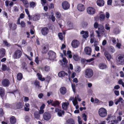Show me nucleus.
Masks as SVG:
<instances>
[{
	"label": "nucleus",
	"instance_id": "f257e3e1",
	"mask_svg": "<svg viewBox=\"0 0 124 124\" xmlns=\"http://www.w3.org/2000/svg\"><path fill=\"white\" fill-rule=\"evenodd\" d=\"M77 99L79 101H80L81 100L78 95H77V96L75 97V98L73 97H71L70 98V99L69 100L70 101H72V102L73 105L75 106L76 109H78L79 108Z\"/></svg>",
	"mask_w": 124,
	"mask_h": 124
},
{
	"label": "nucleus",
	"instance_id": "f03ea898",
	"mask_svg": "<svg viewBox=\"0 0 124 124\" xmlns=\"http://www.w3.org/2000/svg\"><path fill=\"white\" fill-rule=\"evenodd\" d=\"M98 31H96V32L97 34V36L98 37L101 36V34H103L104 32L105 29L103 25L100 24L98 27Z\"/></svg>",
	"mask_w": 124,
	"mask_h": 124
},
{
	"label": "nucleus",
	"instance_id": "7ed1b4c3",
	"mask_svg": "<svg viewBox=\"0 0 124 124\" xmlns=\"http://www.w3.org/2000/svg\"><path fill=\"white\" fill-rule=\"evenodd\" d=\"M93 74V70L90 69H87L85 71V77L87 78H90L92 77Z\"/></svg>",
	"mask_w": 124,
	"mask_h": 124
},
{
	"label": "nucleus",
	"instance_id": "20e7f679",
	"mask_svg": "<svg viewBox=\"0 0 124 124\" xmlns=\"http://www.w3.org/2000/svg\"><path fill=\"white\" fill-rule=\"evenodd\" d=\"M98 112L99 115L101 117H104L107 115V111L106 109L104 108H100Z\"/></svg>",
	"mask_w": 124,
	"mask_h": 124
},
{
	"label": "nucleus",
	"instance_id": "39448f33",
	"mask_svg": "<svg viewBox=\"0 0 124 124\" xmlns=\"http://www.w3.org/2000/svg\"><path fill=\"white\" fill-rule=\"evenodd\" d=\"M22 55V52L21 51L18 50L14 52L13 57L14 59H19L21 56Z\"/></svg>",
	"mask_w": 124,
	"mask_h": 124
},
{
	"label": "nucleus",
	"instance_id": "423d86ee",
	"mask_svg": "<svg viewBox=\"0 0 124 124\" xmlns=\"http://www.w3.org/2000/svg\"><path fill=\"white\" fill-rule=\"evenodd\" d=\"M48 55L49 56V58L50 60L54 59L56 57V53L52 51L49 52Z\"/></svg>",
	"mask_w": 124,
	"mask_h": 124
},
{
	"label": "nucleus",
	"instance_id": "0eeeda50",
	"mask_svg": "<svg viewBox=\"0 0 124 124\" xmlns=\"http://www.w3.org/2000/svg\"><path fill=\"white\" fill-rule=\"evenodd\" d=\"M87 12L89 14L92 15L95 13V10L94 8L92 7H89L87 8Z\"/></svg>",
	"mask_w": 124,
	"mask_h": 124
},
{
	"label": "nucleus",
	"instance_id": "6e6552de",
	"mask_svg": "<svg viewBox=\"0 0 124 124\" xmlns=\"http://www.w3.org/2000/svg\"><path fill=\"white\" fill-rule=\"evenodd\" d=\"M44 119L45 120L47 121L50 119L51 117L50 114L48 112H45L43 115Z\"/></svg>",
	"mask_w": 124,
	"mask_h": 124
},
{
	"label": "nucleus",
	"instance_id": "1a4fd4ad",
	"mask_svg": "<svg viewBox=\"0 0 124 124\" xmlns=\"http://www.w3.org/2000/svg\"><path fill=\"white\" fill-rule=\"evenodd\" d=\"M118 62L120 64L123 65L124 64V55H121L118 58Z\"/></svg>",
	"mask_w": 124,
	"mask_h": 124
},
{
	"label": "nucleus",
	"instance_id": "9d476101",
	"mask_svg": "<svg viewBox=\"0 0 124 124\" xmlns=\"http://www.w3.org/2000/svg\"><path fill=\"white\" fill-rule=\"evenodd\" d=\"M62 6L63 9L67 10L69 8L70 5L67 1H64L62 3Z\"/></svg>",
	"mask_w": 124,
	"mask_h": 124
},
{
	"label": "nucleus",
	"instance_id": "9b49d317",
	"mask_svg": "<svg viewBox=\"0 0 124 124\" xmlns=\"http://www.w3.org/2000/svg\"><path fill=\"white\" fill-rule=\"evenodd\" d=\"M10 84L9 80L7 79H3L2 82V85L5 87L8 86Z\"/></svg>",
	"mask_w": 124,
	"mask_h": 124
},
{
	"label": "nucleus",
	"instance_id": "f8f14e48",
	"mask_svg": "<svg viewBox=\"0 0 124 124\" xmlns=\"http://www.w3.org/2000/svg\"><path fill=\"white\" fill-rule=\"evenodd\" d=\"M84 52L86 54L90 55L91 54V53L92 52V50L90 47L87 46L85 47L84 49Z\"/></svg>",
	"mask_w": 124,
	"mask_h": 124
},
{
	"label": "nucleus",
	"instance_id": "ddd939ff",
	"mask_svg": "<svg viewBox=\"0 0 124 124\" xmlns=\"http://www.w3.org/2000/svg\"><path fill=\"white\" fill-rule=\"evenodd\" d=\"M79 44L78 41L77 40H74L72 42L71 45L73 47L76 48L78 46Z\"/></svg>",
	"mask_w": 124,
	"mask_h": 124
},
{
	"label": "nucleus",
	"instance_id": "4468645a",
	"mask_svg": "<svg viewBox=\"0 0 124 124\" xmlns=\"http://www.w3.org/2000/svg\"><path fill=\"white\" fill-rule=\"evenodd\" d=\"M55 111L56 112H57L58 115L60 116H62V115H64V112L63 110H61L60 109L58 108H56L55 109Z\"/></svg>",
	"mask_w": 124,
	"mask_h": 124
},
{
	"label": "nucleus",
	"instance_id": "2eb2a0df",
	"mask_svg": "<svg viewBox=\"0 0 124 124\" xmlns=\"http://www.w3.org/2000/svg\"><path fill=\"white\" fill-rule=\"evenodd\" d=\"M60 92L62 95H65L66 93L67 89L64 87H61L60 89Z\"/></svg>",
	"mask_w": 124,
	"mask_h": 124
},
{
	"label": "nucleus",
	"instance_id": "dca6fc26",
	"mask_svg": "<svg viewBox=\"0 0 124 124\" xmlns=\"http://www.w3.org/2000/svg\"><path fill=\"white\" fill-rule=\"evenodd\" d=\"M77 8L78 10L80 11H83L85 9L84 5L82 4H78Z\"/></svg>",
	"mask_w": 124,
	"mask_h": 124
},
{
	"label": "nucleus",
	"instance_id": "f3484780",
	"mask_svg": "<svg viewBox=\"0 0 124 124\" xmlns=\"http://www.w3.org/2000/svg\"><path fill=\"white\" fill-rule=\"evenodd\" d=\"M69 104V103L68 102L63 103L62 105V108L65 110H67Z\"/></svg>",
	"mask_w": 124,
	"mask_h": 124
},
{
	"label": "nucleus",
	"instance_id": "a211bd4d",
	"mask_svg": "<svg viewBox=\"0 0 124 124\" xmlns=\"http://www.w3.org/2000/svg\"><path fill=\"white\" fill-rule=\"evenodd\" d=\"M6 53V51L5 49L2 48L0 49V58L3 57Z\"/></svg>",
	"mask_w": 124,
	"mask_h": 124
},
{
	"label": "nucleus",
	"instance_id": "6ab92c4d",
	"mask_svg": "<svg viewBox=\"0 0 124 124\" xmlns=\"http://www.w3.org/2000/svg\"><path fill=\"white\" fill-rule=\"evenodd\" d=\"M48 29L47 27L43 28L41 30L42 33L43 35H46L48 32Z\"/></svg>",
	"mask_w": 124,
	"mask_h": 124
},
{
	"label": "nucleus",
	"instance_id": "aec40b11",
	"mask_svg": "<svg viewBox=\"0 0 124 124\" xmlns=\"http://www.w3.org/2000/svg\"><path fill=\"white\" fill-rule=\"evenodd\" d=\"M68 75L67 73H66L64 71H61L59 72L58 74V76L60 77H63L65 75L67 76Z\"/></svg>",
	"mask_w": 124,
	"mask_h": 124
},
{
	"label": "nucleus",
	"instance_id": "412c9836",
	"mask_svg": "<svg viewBox=\"0 0 124 124\" xmlns=\"http://www.w3.org/2000/svg\"><path fill=\"white\" fill-rule=\"evenodd\" d=\"M97 3L98 5L101 7L104 5L105 2L103 0H98L97 1Z\"/></svg>",
	"mask_w": 124,
	"mask_h": 124
},
{
	"label": "nucleus",
	"instance_id": "4be33fe9",
	"mask_svg": "<svg viewBox=\"0 0 124 124\" xmlns=\"http://www.w3.org/2000/svg\"><path fill=\"white\" fill-rule=\"evenodd\" d=\"M104 54L108 60L110 61L111 58V55L107 51H105Z\"/></svg>",
	"mask_w": 124,
	"mask_h": 124
},
{
	"label": "nucleus",
	"instance_id": "5701e85b",
	"mask_svg": "<svg viewBox=\"0 0 124 124\" xmlns=\"http://www.w3.org/2000/svg\"><path fill=\"white\" fill-rule=\"evenodd\" d=\"M65 124H75V122L73 119L70 118L67 120Z\"/></svg>",
	"mask_w": 124,
	"mask_h": 124
},
{
	"label": "nucleus",
	"instance_id": "b1692460",
	"mask_svg": "<svg viewBox=\"0 0 124 124\" xmlns=\"http://www.w3.org/2000/svg\"><path fill=\"white\" fill-rule=\"evenodd\" d=\"M81 34H83L82 36L84 38H86L88 36V31H82L81 32Z\"/></svg>",
	"mask_w": 124,
	"mask_h": 124
},
{
	"label": "nucleus",
	"instance_id": "393cba45",
	"mask_svg": "<svg viewBox=\"0 0 124 124\" xmlns=\"http://www.w3.org/2000/svg\"><path fill=\"white\" fill-rule=\"evenodd\" d=\"M99 67L100 69L102 70L105 69L107 67V65L106 64L102 63L100 64Z\"/></svg>",
	"mask_w": 124,
	"mask_h": 124
},
{
	"label": "nucleus",
	"instance_id": "a878e982",
	"mask_svg": "<svg viewBox=\"0 0 124 124\" xmlns=\"http://www.w3.org/2000/svg\"><path fill=\"white\" fill-rule=\"evenodd\" d=\"M115 116H111V115H108L106 119L107 121L108 120H111V122H112L113 121H112L111 119L113 118L114 119L113 122H114L115 121V120L114 119H115Z\"/></svg>",
	"mask_w": 124,
	"mask_h": 124
},
{
	"label": "nucleus",
	"instance_id": "bb28decb",
	"mask_svg": "<svg viewBox=\"0 0 124 124\" xmlns=\"http://www.w3.org/2000/svg\"><path fill=\"white\" fill-rule=\"evenodd\" d=\"M10 121L11 124H14L16 122V120L14 116H12L10 118Z\"/></svg>",
	"mask_w": 124,
	"mask_h": 124
},
{
	"label": "nucleus",
	"instance_id": "cd10ccee",
	"mask_svg": "<svg viewBox=\"0 0 124 124\" xmlns=\"http://www.w3.org/2000/svg\"><path fill=\"white\" fill-rule=\"evenodd\" d=\"M40 18L39 15L37 14L35 15L33 18V20L34 21H37L39 20Z\"/></svg>",
	"mask_w": 124,
	"mask_h": 124
},
{
	"label": "nucleus",
	"instance_id": "c85d7f7f",
	"mask_svg": "<svg viewBox=\"0 0 124 124\" xmlns=\"http://www.w3.org/2000/svg\"><path fill=\"white\" fill-rule=\"evenodd\" d=\"M9 26L10 28L13 30H14L16 28L17 25L15 24H10L9 25Z\"/></svg>",
	"mask_w": 124,
	"mask_h": 124
},
{
	"label": "nucleus",
	"instance_id": "c756f323",
	"mask_svg": "<svg viewBox=\"0 0 124 124\" xmlns=\"http://www.w3.org/2000/svg\"><path fill=\"white\" fill-rule=\"evenodd\" d=\"M30 104L28 103H26L25 104L24 110L25 111H28L29 110Z\"/></svg>",
	"mask_w": 124,
	"mask_h": 124
},
{
	"label": "nucleus",
	"instance_id": "7c9ffc66",
	"mask_svg": "<svg viewBox=\"0 0 124 124\" xmlns=\"http://www.w3.org/2000/svg\"><path fill=\"white\" fill-rule=\"evenodd\" d=\"M21 1H22L24 4L25 7L26 8H28V7L29 3L28 2L27 0H20Z\"/></svg>",
	"mask_w": 124,
	"mask_h": 124
},
{
	"label": "nucleus",
	"instance_id": "2f4dec72",
	"mask_svg": "<svg viewBox=\"0 0 124 124\" xmlns=\"http://www.w3.org/2000/svg\"><path fill=\"white\" fill-rule=\"evenodd\" d=\"M60 103L58 101H53L52 103V105L55 107L59 106Z\"/></svg>",
	"mask_w": 124,
	"mask_h": 124
},
{
	"label": "nucleus",
	"instance_id": "473e14b6",
	"mask_svg": "<svg viewBox=\"0 0 124 124\" xmlns=\"http://www.w3.org/2000/svg\"><path fill=\"white\" fill-rule=\"evenodd\" d=\"M37 75L38 76V78L39 80L42 81H44L45 80V79L44 78H42V76L41 74L39 73H37Z\"/></svg>",
	"mask_w": 124,
	"mask_h": 124
},
{
	"label": "nucleus",
	"instance_id": "72a5a7b5",
	"mask_svg": "<svg viewBox=\"0 0 124 124\" xmlns=\"http://www.w3.org/2000/svg\"><path fill=\"white\" fill-rule=\"evenodd\" d=\"M5 94L4 90V89L2 88H0V95L1 97H3Z\"/></svg>",
	"mask_w": 124,
	"mask_h": 124
},
{
	"label": "nucleus",
	"instance_id": "f704fd0d",
	"mask_svg": "<svg viewBox=\"0 0 124 124\" xmlns=\"http://www.w3.org/2000/svg\"><path fill=\"white\" fill-rule=\"evenodd\" d=\"M74 59L75 61H78L79 60L80 57L77 54H74L73 56Z\"/></svg>",
	"mask_w": 124,
	"mask_h": 124
},
{
	"label": "nucleus",
	"instance_id": "c9c22d12",
	"mask_svg": "<svg viewBox=\"0 0 124 124\" xmlns=\"http://www.w3.org/2000/svg\"><path fill=\"white\" fill-rule=\"evenodd\" d=\"M17 79L19 80H20L23 78V75L21 73H19L17 74Z\"/></svg>",
	"mask_w": 124,
	"mask_h": 124
},
{
	"label": "nucleus",
	"instance_id": "e433bc0d",
	"mask_svg": "<svg viewBox=\"0 0 124 124\" xmlns=\"http://www.w3.org/2000/svg\"><path fill=\"white\" fill-rule=\"evenodd\" d=\"M34 84L37 87L39 88H40L41 87V86L40 85L38 81H35L34 82Z\"/></svg>",
	"mask_w": 124,
	"mask_h": 124
},
{
	"label": "nucleus",
	"instance_id": "4c0bfd02",
	"mask_svg": "<svg viewBox=\"0 0 124 124\" xmlns=\"http://www.w3.org/2000/svg\"><path fill=\"white\" fill-rule=\"evenodd\" d=\"M30 5L31 7L34 8L36 5V2L33 1H31L30 2Z\"/></svg>",
	"mask_w": 124,
	"mask_h": 124
},
{
	"label": "nucleus",
	"instance_id": "58836bf2",
	"mask_svg": "<svg viewBox=\"0 0 124 124\" xmlns=\"http://www.w3.org/2000/svg\"><path fill=\"white\" fill-rule=\"evenodd\" d=\"M35 118L36 119H39L40 117V115L38 111H35L34 114Z\"/></svg>",
	"mask_w": 124,
	"mask_h": 124
},
{
	"label": "nucleus",
	"instance_id": "ea45409f",
	"mask_svg": "<svg viewBox=\"0 0 124 124\" xmlns=\"http://www.w3.org/2000/svg\"><path fill=\"white\" fill-rule=\"evenodd\" d=\"M16 106L17 108L20 109L21 108L23 107V105L22 103L19 102L18 103L16 104Z\"/></svg>",
	"mask_w": 124,
	"mask_h": 124
},
{
	"label": "nucleus",
	"instance_id": "a19ab883",
	"mask_svg": "<svg viewBox=\"0 0 124 124\" xmlns=\"http://www.w3.org/2000/svg\"><path fill=\"white\" fill-rule=\"evenodd\" d=\"M81 69L79 66H77L75 69V71L78 73L79 72L81 71Z\"/></svg>",
	"mask_w": 124,
	"mask_h": 124
},
{
	"label": "nucleus",
	"instance_id": "79ce46f5",
	"mask_svg": "<svg viewBox=\"0 0 124 124\" xmlns=\"http://www.w3.org/2000/svg\"><path fill=\"white\" fill-rule=\"evenodd\" d=\"M41 70H44L46 71L47 72L49 70L50 68L49 66H45L44 68H42Z\"/></svg>",
	"mask_w": 124,
	"mask_h": 124
},
{
	"label": "nucleus",
	"instance_id": "37998d69",
	"mask_svg": "<svg viewBox=\"0 0 124 124\" xmlns=\"http://www.w3.org/2000/svg\"><path fill=\"white\" fill-rule=\"evenodd\" d=\"M61 57L62 58V61L63 62H64V64H65V63H67L68 62V61L66 60V58L63 57V55L62 54H61Z\"/></svg>",
	"mask_w": 124,
	"mask_h": 124
},
{
	"label": "nucleus",
	"instance_id": "c03bdc74",
	"mask_svg": "<svg viewBox=\"0 0 124 124\" xmlns=\"http://www.w3.org/2000/svg\"><path fill=\"white\" fill-rule=\"evenodd\" d=\"M109 51L110 52L113 53L115 52V49L112 46H110L109 48Z\"/></svg>",
	"mask_w": 124,
	"mask_h": 124
},
{
	"label": "nucleus",
	"instance_id": "a18cd8bd",
	"mask_svg": "<svg viewBox=\"0 0 124 124\" xmlns=\"http://www.w3.org/2000/svg\"><path fill=\"white\" fill-rule=\"evenodd\" d=\"M105 16L104 14H101L100 16V19L101 21H103L104 20Z\"/></svg>",
	"mask_w": 124,
	"mask_h": 124
},
{
	"label": "nucleus",
	"instance_id": "49530a36",
	"mask_svg": "<svg viewBox=\"0 0 124 124\" xmlns=\"http://www.w3.org/2000/svg\"><path fill=\"white\" fill-rule=\"evenodd\" d=\"M71 52L70 51H68L67 52V54L68 56V57L70 58H71L72 57V55L71 54Z\"/></svg>",
	"mask_w": 124,
	"mask_h": 124
},
{
	"label": "nucleus",
	"instance_id": "de8ad7c7",
	"mask_svg": "<svg viewBox=\"0 0 124 124\" xmlns=\"http://www.w3.org/2000/svg\"><path fill=\"white\" fill-rule=\"evenodd\" d=\"M120 32V31L117 28H116L114 29V32L116 34H118Z\"/></svg>",
	"mask_w": 124,
	"mask_h": 124
},
{
	"label": "nucleus",
	"instance_id": "09e8293b",
	"mask_svg": "<svg viewBox=\"0 0 124 124\" xmlns=\"http://www.w3.org/2000/svg\"><path fill=\"white\" fill-rule=\"evenodd\" d=\"M56 18L57 19H59L61 17V14L59 12H57L56 13Z\"/></svg>",
	"mask_w": 124,
	"mask_h": 124
},
{
	"label": "nucleus",
	"instance_id": "8fccbe9b",
	"mask_svg": "<svg viewBox=\"0 0 124 124\" xmlns=\"http://www.w3.org/2000/svg\"><path fill=\"white\" fill-rule=\"evenodd\" d=\"M123 99L121 98V97H119V99L117 101H116L115 103V104L116 105H117L118 103L120 101H122L123 100Z\"/></svg>",
	"mask_w": 124,
	"mask_h": 124
},
{
	"label": "nucleus",
	"instance_id": "3c124183",
	"mask_svg": "<svg viewBox=\"0 0 124 124\" xmlns=\"http://www.w3.org/2000/svg\"><path fill=\"white\" fill-rule=\"evenodd\" d=\"M58 36L60 39L61 40H62L63 37L62 36V34L61 33H59L58 34Z\"/></svg>",
	"mask_w": 124,
	"mask_h": 124
},
{
	"label": "nucleus",
	"instance_id": "603ef678",
	"mask_svg": "<svg viewBox=\"0 0 124 124\" xmlns=\"http://www.w3.org/2000/svg\"><path fill=\"white\" fill-rule=\"evenodd\" d=\"M105 29L107 30H109L110 29V27L109 26V25L108 23L106 24L105 25Z\"/></svg>",
	"mask_w": 124,
	"mask_h": 124
},
{
	"label": "nucleus",
	"instance_id": "864d4df0",
	"mask_svg": "<svg viewBox=\"0 0 124 124\" xmlns=\"http://www.w3.org/2000/svg\"><path fill=\"white\" fill-rule=\"evenodd\" d=\"M21 26L22 27H25L26 26L25 23L23 21H22L21 22V23H20V24Z\"/></svg>",
	"mask_w": 124,
	"mask_h": 124
},
{
	"label": "nucleus",
	"instance_id": "5fc2aeb1",
	"mask_svg": "<svg viewBox=\"0 0 124 124\" xmlns=\"http://www.w3.org/2000/svg\"><path fill=\"white\" fill-rule=\"evenodd\" d=\"M2 69L3 70L5 71L6 70H8V69L7 68V66L5 65L2 64Z\"/></svg>",
	"mask_w": 124,
	"mask_h": 124
},
{
	"label": "nucleus",
	"instance_id": "6e6d98bb",
	"mask_svg": "<svg viewBox=\"0 0 124 124\" xmlns=\"http://www.w3.org/2000/svg\"><path fill=\"white\" fill-rule=\"evenodd\" d=\"M110 38V40L112 41L113 43L115 44L116 41L115 38L113 37Z\"/></svg>",
	"mask_w": 124,
	"mask_h": 124
},
{
	"label": "nucleus",
	"instance_id": "4d7b16f0",
	"mask_svg": "<svg viewBox=\"0 0 124 124\" xmlns=\"http://www.w3.org/2000/svg\"><path fill=\"white\" fill-rule=\"evenodd\" d=\"M25 11L27 14L28 15V17L30 18V15L29 11L28 9H25Z\"/></svg>",
	"mask_w": 124,
	"mask_h": 124
},
{
	"label": "nucleus",
	"instance_id": "13d9d810",
	"mask_svg": "<svg viewBox=\"0 0 124 124\" xmlns=\"http://www.w3.org/2000/svg\"><path fill=\"white\" fill-rule=\"evenodd\" d=\"M86 116V115L85 113L83 114L82 117L85 121L87 120Z\"/></svg>",
	"mask_w": 124,
	"mask_h": 124
},
{
	"label": "nucleus",
	"instance_id": "bf43d9fd",
	"mask_svg": "<svg viewBox=\"0 0 124 124\" xmlns=\"http://www.w3.org/2000/svg\"><path fill=\"white\" fill-rule=\"evenodd\" d=\"M99 25H98V23L97 22H96L94 23V28L95 29L99 27Z\"/></svg>",
	"mask_w": 124,
	"mask_h": 124
},
{
	"label": "nucleus",
	"instance_id": "052dcab7",
	"mask_svg": "<svg viewBox=\"0 0 124 124\" xmlns=\"http://www.w3.org/2000/svg\"><path fill=\"white\" fill-rule=\"evenodd\" d=\"M71 86L74 92L75 91V85L74 84H72Z\"/></svg>",
	"mask_w": 124,
	"mask_h": 124
},
{
	"label": "nucleus",
	"instance_id": "680f3d73",
	"mask_svg": "<svg viewBox=\"0 0 124 124\" xmlns=\"http://www.w3.org/2000/svg\"><path fill=\"white\" fill-rule=\"evenodd\" d=\"M114 92L116 96H118L119 95V92L118 90H114Z\"/></svg>",
	"mask_w": 124,
	"mask_h": 124
},
{
	"label": "nucleus",
	"instance_id": "e2e57ef3",
	"mask_svg": "<svg viewBox=\"0 0 124 124\" xmlns=\"http://www.w3.org/2000/svg\"><path fill=\"white\" fill-rule=\"evenodd\" d=\"M35 62L37 64H38L39 62V58L37 56L36 57L35 60Z\"/></svg>",
	"mask_w": 124,
	"mask_h": 124
},
{
	"label": "nucleus",
	"instance_id": "0e129e2a",
	"mask_svg": "<svg viewBox=\"0 0 124 124\" xmlns=\"http://www.w3.org/2000/svg\"><path fill=\"white\" fill-rule=\"evenodd\" d=\"M113 101H109V106H111L113 105Z\"/></svg>",
	"mask_w": 124,
	"mask_h": 124
},
{
	"label": "nucleus",
	"instance_id": "69168bd1",
	"mask_svg": "<svg viewBox=\"0 0 124 124\" xmlns=\"http://www.w3.org/2000/svg\"><path fill=\"white\" fill-rule=\"evenodd\" d=\"M25 118V121L27 122H29L30 120V118L28 116H26Z\"/></svg>",
	"mask_w": 124,
	"mask_h": 124
},
{
	"label": "nucleus",
	"instance_id": "338daca9",
	"mask_svg": "<svg viewBox=\"0 0 124 124\" xmlns=\"http://www.w3.org/2000/svg\"><path fill=\"white\" fill-rule=\"evenodd\" d=\"M3 43L6 46H9L10 45L8 43L7 41H4Z\"/></svg>",
	"mask_w": 124,
	"mask_h": 124
},
{
	"label": "nucleus",
	"instance_id": "774afa93",
	"mask_svg": "<svg viewBox=\"0 0 124 124\" xmlns=\"http://www.w3.org/2000/svg\"><path fill=\"white\" fill-rule=\"evenodd\" d=\"M43 96V94L42 93H40L38 95L39 98L40 99H41L42 97Z\"/></svg>",
	"mask_w": 124,
	"mask_h": 124
}]
</instances>
